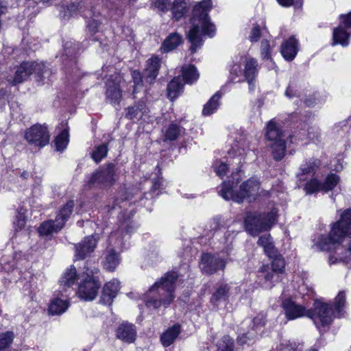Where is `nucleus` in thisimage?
Here are the masks:
<instances>
[{
    "instance_id": "obj_1",
    "label": "nucleus",
    "mask_w": 351,
    "mask_h": 351,
    "mask_svg": "<svg viewBox=\"0 0 351 351\" xmlns=\"http://www.w3.org/2000/svg\"><path fill=\"white\" fill-rule=\"evenodd\" d=\"M340 219L332 226L328 237L320 236L315 241L321 251L335 250L329 263H348L351 261V209L339 210Z\"/></svg>"
},
{
    "instance_id": "obj_2",
    "label": "nucleus",
    "mask_w": 351,
    "mask_h": 351,
    "mask_svg": "<svg viewBox=\"0 0 351 351\" xmlns=\"http://www.w3.org/2000/svg\"><path fill=\"white\" fill-rule=\"evenodd\" d=\"M282 306L289 320L306 316L313 319L317 328L328 326L332 322L333 312L331 306L318 300L315 301L312 309H306L303 305L289 298L285 299Z\"/></svg>"
},
{
    "instance_id": "obj_3",
    "label": "nucleus",
    "mask_w": 351,
    "mask_h": 351,
    "mask_svg": "<svg viewBox=\"0 0 351 351\" xmlns=\"http://www.w3.org/2000/svg\"><path fill=\"white\" fill-rule=\"evenodd\" d=\"M211 8L210 0H203L194 8L191 18L192 28L188 34L192 53H195L203 45V35L213 37L215 34V25L210 23L208 18V12Z\"/></svg>"
},
{
    "instance_id": "obj_4",
    "label": "nucleus",
    "mask_w": 351,
    "mask_h": 351,
    "mask_svg": "<svg viewBox=\"0 0 351 351\" xmlns=\"http://www.w3.org/2000/svg\"><path fill=\"white\" fill-rule=\"evenodd\" d=\"M177 277L176 272H168L156 282L144 296L145 305L153 308L169 306L174 299L173 293Z\"/></svg>"
},
{
    "instance_id": "obj_5",
    "label": "nucleus",
    "mask_w": 351,
    "mask_h": 351,
    "mask_svg": "<svg viewBox=\"0 0 351 351\" xmlns=\"http://www.w3.org/2000/svg\"><path fill=\"white\" fill-rule=\"evenodd\" d=\"M233 180H236L235 184L239 182L240 178L236 175V178L233 177ZM234 184V181L224 182L221 185L219 191V195L226 200H232L237 203H241L245 199L248 202L254 201L258 196H265L267 195V191L265 190L260 191V182L255 178H251L247 181L242 183L239 188V191H234L232 186Z\"/></svg>"
},
{
    "instance_id": "obj_6",
    "label": "nucleus",
    "mask_w": 351,
    "mask_h": 351,
    "mask_svg": "<svg viewBox=\"0 0 351 351\" xmlns=\"http://www.w3.org/2000/svg\"><path fill=\"white\" fill-rule=\"evenodd\" d=\"M265 137L270 142L269 146L274 158L276 160H280L285 154L287 141L293 143V136L283 131L280 123L275 119L269 121L265 128Z\"/></svg>"
},
{
    "instance_id": "obj_7",
    "label": "nucleus",
    "mask_w": 351,
    "mask_h": 351,
    "mask_svg": "<svg viewBox=\"0 0 351 351\" xmlns=\"http://www.w3.org/2000/svg\"><path fill=\"white\" fill-rule=\"evenodd\" d=\"M268 256L272 259L271 267L263 265L257 274V282L265 289H271L274 286V282L281 280L280 275L284 273L285 267V260L277 250Z\"/></svg>"
},
{
    "instance_id": "obj_8",
    "label": "nucleus",
    "mask_w": 351,
    "mask_h": 351,
    "mask_svg": "<svg viewBox=\"0 0 351 351\" xmlns=\"http://www.w3.org/2000/svg\"><path fill=\"white\" fill-rule=\"evenodd\" d=\"M278 210L273 208L270 212L247 213L245 219L246 231L252 236L269 230L277 220Z\"/></svg>"
},
{
    "instance_id": "obj_9",
    "label": "nucleus",
    "mask_w": 351,
    "mask_h": 351,
    "mask_svg": "<svg viewBox=\"0 0 351 351\" xmlns=\"http://www.w3.org/2000/svg\"><path fill=\"white\" fill-rule=\"evenodd\" d=\"M98 274L99 270L95 267L86 268L76 292L82 300L92 301L97 297L101 287Z\"/></svg>"
},
{
    "instance_id": "obj_10",
    "label": "nucleus",
    "mask_w": 351,
    "mask_h": 351,
    "mask_svg": "<svg viewBox=\"0 0 351 351\" xmlns=\"http://www.w3.org/2000/svg\"><path fill=\"white\" fill-rule=\"evenodd\" d=\"M51 73L43 62H23L17 67L14 77L8 79V81L16 85L26 80L32 74L35 75L37 81H43Z\"/></svg>"
},
{
    "instance_id": "obj_11",
    "label": "nucleus",
    "mask_w": 351,
    "mask_h": 351,
    "mask_svg": "<svg viewBox=\"0 0 351 351\" xmlns=\"http://www.w3.org/2000/svg\"><path fill=\"white\" fill-rule=\"evenodd\" d=\"M265 324V315L258 313L252 320L245 319L239 330L238 343L241 345L251 343L257 337L258 332Z\"/></svg>"
},
{
    "instance_id": "obj_12",
    "label": "nucleus",
    "mask_w": 351,
    "mask_h": 351,
    "mask_svg": "<svg viewBox=\"0 0 351 351\" xmlns=\"http://www.w3.org/2000/svg\"><path fill=\"white\" fill-rule=\"evenodd\" d=\"M74 206L73 201L71 200L66 202L60 210L56 215V219L44 221L38 228V232L40 235L47 236L60 230L66 221L70 217Z\"/></svg>"
},
{
    "instance_id": "obj_13",
    "label": "nucleus",
    "mask_w": 351,
    "mask_h": 351,
    "mask_svg": "<svg viewBox=\"0 0 351 351\" xmlns=\"http://www.w3.org/2000/svg\"><path fill=\"white\" fill-rule=\"evenodd\" d=\"M106 69L108 72L112 73L105 75L106 78V99L112 104H119L122 97V91L120 88L121 84L123 82L122 76L119 73H115L112 66L103 68V71H105Z\"/></svg>"
},
{
    "instance_id": "obj_14",
    "label": "nucleus",
    "mask_w": 351,
    "mask_h": 351,
    "mask_svg": "<svg viewBox=\"0 0 351 351\" xmlns=\"http://www.w3.org/2000/svg\"><path fill=\"white\" fill-rule=\"evenodd\" d=\"M117 174L115 165L109 163L100 167L90 177L88 180L90 186L99 187H110L117 181Z\"/></svg>"
},
{
    "instance_id": "obj_15",
    "label": "nucleus",
    "mask_w": 351,
    "mask_h": 351,
    "mask_svg": "<svg viewBox=\"0 0 351 351\" xmlns=\"http://www.w3.org/2000/svg\"><path fill=\"white\" fill-rule=\"evenodd\" d=\"M24 138L29 145L42 148L49 143L48 128L45 125H33L25 131Z\"/></svg>"
},
{
    "instance_id": "obj_16",
    "label": "nucleus",
    "mask_w": 351,
    "mask_h": 351,
    "mask_svg": "<svg viewBox=\"0 0 351 351\" xmlns=\"http://www.w3.org/2000/svg\"><path fill=\"white\" fill-rule=\"evenodd\" d=\"M340 24L335 28L332 34V45H341L346 47L351 36V12L340 16Z\"/></svg>"
},
{
    "instance_id": "obj_17",
    "label": "nucleus",
    "mask_w": 351,
    "mask_h": 351,
    "mask_svg": "<svg viewBox=\"0 0 351 351\" xmlns=\"http://www.w3.org/2000/svg\"><path fill=\"white\" fill-rule=\"evenodd\" d=\"M226 264V261L219 255L204 254L202 256L199 266L203 273L212 274L218 270L223 269Z\"/></svg>"
},
{
    "instance_id": "obj_18",
    "label": "nucleus",
    "mask_w": 351,
    "mask_h": 351,
    "mask_svg": "<svg viewBox=\"0 0 351 351\" xmlns=\"http://www.w3.org/2000/svg\"><path fill=\"white\" fill-rule=\"evenodd\" d=\"M237 287H232L229 284L221 283L216 289L210 298V302L214 306H218L221 302H226L230 297L237 293Z\"/></svg>"
},
{
    "instance_id": "obj_19",
    "label": "nucleus",
    "mask_w": 351,
    "mask_h": 351,
    "mask_svg": "<svg viewBox=\"0 0 351 351\" xmlns=\"http://www.w3.org/2000/svg\"><path fill=\"white\" fill-rule=\"evenodd\" d=\"M97 242V236L86 237L81 243L75 245V257L83 259L95 250Z\"/></svg>"
},
{
    "instance_id": "obj_20",
    "label": "nucleus",
    "mask_w": 351,
    "mask_h": 351,
    "mask_svg": "<svg viewBox=\"0 0 351 351\" xmlns=\"http://www.w3.org/2000/svg\"><path fill=\"white\" fill-rule=\"evenodd\" d=\"M258 72L257 61L254 58L246 57L244 61L243 74L249 84L250 91H252L254 89V81Z\"/></svg>"
},
{
    "instance_id": "obj_21",
    "label": "nucleus",
    "mask_w": 351,
    "mask_h": 351,
    "mask_svg": "<svg viewBox=\"0 0 351 351\" xmlns=\"http://www.w3.org/2000/svg\"><path fill=\"white\" fill-rule=\"evenodd\" d=\"M120 289V282L114 279L107 282L102 290L99 302L110 305Z\"/></svg>"
},
{
    "instance_id": "obj_22",
    "label": "nucleus",
    "mask_w": 351,
    "mask_h": 351,
    "mask_svg": "<svg viewBox=\"0 0 351 351\" xmlns=\"http://www.w3.org/2000/svg\"><path fill=\"white\" fill-rule=\"evenodd\" d=\"M116 336L125 343H133L136 337L135 326L132 324L123 322L117 328Z\"/></svg>"
},
{
    "instance_id": "obj_23",
    "label": "nucleus",
    "mask_w": 351,
    "mask_h": 351,
    "mask_svg": "<svg viewBox=\"0 0 351 351\" xmlns=\"http://www.w3.org/2000/svg\"><path fill=\"white\" fill-rule=\"evenodd\" d=\"M160 59L156 56H153L147 61L146 68L143 73V78L147 83H153L157 77L160 66Z\"/></svg>"
},
{
    "instance_id": "obj_24",
    "label": "nucleus",
    "mask_w": 351,
    "mask_h": 351,
    "mask_svg": "<svg viewBox=\"0 0 351 351\" xmlns=\"http://www.w3.org/2000/svg\"><path fill=\"white\" fill-rule=\"evenodd\" d=\"M298 40L293 36L282 43L280 52L286 60L291 61L295 58L298 53Z\"/></svg>"
},
{
    "instance_id": "obj_25",
    "label": "nucleus",
    "mask_w": 351,
    "mask_h": 351,
    "mask_svg": "<svg viewBox=\"0 0 351 351\" xmlns=\"http://www.w3.org/2000/svg\"><path fill=\"white\" fill-rule=\"evenodd\" d=\"M181 331L180 325L174 324L168 328L160 336V341L165 347L171 345L177 339Z\"/></svg>"
},
{
    "instance_id": "obj_26",
    "label": "nucleus",
    "mask_w": 351,
    "mask_h": 351,
    "mask_svg": "<svg viewBox=\"0 0 351 351\" xmlns=\"http://www.w3.org/2000/svg\"><path fill=\"white\" fill-rule=\"evenodd\" d=\"M148 111L145 102L141 101L137 104L128 108L126 117L130 119H145L143 117L146 116Z\"/></svg>"
},
{
    "instance_id": "obj_27",
    "label": "nucleus",
    "mask_w": 351,
    "mask_h": 351,
    "mask_svg": "<svg viewBox=\"0 0 351 351\" xmlns=\"http://www.w3.org/2000/svg\"><path fill=\"white\" fill-rule=\"evenodd\" d=\"M320 165V161L317 159H311L308 162L302 164L300 167V173H298V177L300 181H304L308 176H312Z\"/></svg>"
},
{
    "instance_id": "obj_28",
    "label": "nucleus",
    "mask_w": 351,
    "mask_h": 351,
    "mask_svg": "<svg viewBox=\"0 0 351 351\" xmlns=\"http://www.w3.org/2000/svg\"><path fill=\"white\" fill-rule=\"evenodd\" d=\"M77 278V271L74 267H71L66 270L60 280V285L62 289L60 291L66 293L67 289L75 284Z\"/></svg>"
},
{
    "instance_id": "obj_29",
    "label": "nucleus",
    "mask_w": 351,
    "mask_h": 351,
    "mask_svg": "<svg viewBox=\"0 0 351 351\" xmlns=\"http://www.w3.org/2000/svg\"><path fill=\"white\" fill-rule=\"evenodd\" d=\"M69 307L66 299L56 297L53 298L49 305V313L52 315H58L64 313Z\"/></svg>"
},
{
    "instance_id": "obj_30",
    "label": "nucleus",
    "mask_w": 351,
    "mask_h": 351,
    "mask_svg": "<svg viewBox=\"0 0 351 351\" xmlns=\"http://www.w3.org/2000/svg\"><path fill=\"white\" fill-rule=\"evenodd\" d=\"M182 128L178 124L171 123L162 130L163 141H173L176 140L182 134Z\"/></svg>"
},
{
    "instance_id": "obj_31",
    "label": "nucleus",
    "mask_w": 351,
    "mask_h": 351,
    "mask_svg": "<svg viewBox=\"0 0 351 351\" xmlns=\"http://www.w3.org/2000/svg\"><path fill=\"white\" fill-rule=\"evenodd\" d=\"M184 83L180 77H174L168 84L167 96L173 100L178 97L182 92Z\"/></svg>"
},
{
    "instance_id": "obj_32",
    "label": "nucleus",
    "mask_w": 351,
    "mask_h": 351,
    "mask_svg": "<svg viewBox=\"0 0 351 351\" xmlns=\"http://www.w3.org/2000/svg\"><path fill=\"white\" fill-rule=\"evenodd\" d=\"M120 256L114 250H110L105 257L104 263V268L109 271H113L120 263Z\"/></svg>"
},
{
    "instance_id": "obj_33",
    "label": "nucleus",
    "mask_w": 351,
    "mask_h": 351,
    "mask_svg": "<svg viewBox=\"0 0 351 351\" xmlns=\"http://www.w3.org/2000/svg\"><path fill=\"white\" fill-rule=\"evenodd\" d=\"M182 81L184 83L191 84L196 82L199 77V74L193 65H186L182 67Z\"/></svg>"
},
{
    "instance_id": "obj_34",
    "label": "nucleus",
    "mask_w": 351,
    "mask_h": 351,
    "mask_svg": "<svg viewBox=\"0 0 351 351\" xmlns=\"http://www.w3.org/2000/svg\"><path fill=\"white\" fill-rule=\"evenodd\" d=\"M251 150L250 142L247 139H241L240 141L237 142L232 147L233 153L239 157L238 158L239 163L241 162L244 156L247 155Z\"/></svg>"
},
{
    "instance_id": "obj_35",
    "label": "nucleus",
    "mask_w": 351,
    "mask_h": 351,
    "mask_svg": "<svg viewBox=\"0 0 351 351\" xmlns=\"http://www.w3.org/2000/svg\"><path fill=\"white\" fill-rule=\"evenodd\" d=\"M181 43V36L177 33H172L164 40L161 50L163 52L170 51L176 48Z\"/></svg>"
},
{
    "instance_id": "obj_36",
    "label": "nucleus",
    "mask_w": 351,
    "mask_h": 351,
    "mask_svg": "<svg viewBox=\"0 0 351 351\" xmlns=\"http://www.w3.org/2000/svg\"><path fill=\"white\" fill-rule=\"evenodd\" d=\"M221 95L219 92L216 93L204 106L202 114L204 116H208L213 114L220 105Z\"/></svg>"
},
{
    "instance_id": "obj_37",
    "label": "nucleus",
    "mask_w": 351,
    "mask_h": 351,
    "mask_svg": "<svg viewBox=\"0 0 351 351\" xmlns=\"http://www.w3.org/2000/svg\"><path fill=\"white\" fill-rule=\"evenodd\" d=\"M188 0H175L172 6V13L176 20L181 19L187 12Z\"/></svg>"
},
{
    "instance_id": "obj_38",
    "label": "nucleus",
    "mask_w": 351,
    "mask_h": 351,
    "mask_svg": "<svg viewBox=\"0 0 351 351\" xmlns=\"http://www.w3.org/2000/svg\"><path fill=\"white\" fill-rule=\"evenodd\" d=\"M258 245L263 247L267 256H271L276 249L273 245L271 237L269 234L261 236L258 241Z\"/></svg>"
},
{
    "instance_id": "obj_39",
    "label": "nucleus",
    "mask_w": 351,
    "mask_h": 351,
    "mask_svg": "<svg viewBox=\"0 0 351 351\" xmlns=\"http://www.w3.org/2000/svg\"><path fill=\"white\" fill-rule=\"evenodd\" d=\"M340 182V178L335 173H330L326 176L322 183V191L327 193L332 191Z\"/></svg>"
},
{
    "instance_id": "obj_40",
    "label": "nucleus",
    "mask_w": 351,
    "mask_h": 351,
    "mask_svg": "<svg viewBox=\"0 0 351 351\" xmlns=\"http://www.w3.org/2000/svg\"><path fill=\"white\" fill-rule=\"evenodd\" d=\"M69 143V132L63 130L55 140V145L57 151L62 152L64 150Z\"/></svg>"
},
{
    "instance_id": "obj_41",
    "label": "nucleus",
    "mask_w": 351,
    "mask_h": 351,
    "mask_svg": "<svg viewBox=\"0 0 351 351\" xmlns=\"http://www.w3.org/2000/svg\"><path fill=\"white\" fill-rule=\"evenodd\" d=\"M14 335L11 331H7L0 335V350L8 351V348L13 341Z\"/></svg>"
},
{
    "instance_id": "obj_42",
    "label": "nucleus",
    "mask_w": 351,
    "mask_h": 351,
    "mask_svg": "<svg viewBox=\"0 0 351 351\" xmlns=\"http://www.w3.org/2000/svg\"><path fill=\"white\" fill-rule=\"evenodd\" d=\"M108 149L106 144L97 146L92 153V158L96 162H100L107 155Z\"/></svg>"
},
{
    "instance_id": "obj_43",
    "label": "nucleus",
    "mask_w": 351,
    "mask_h": 351,
    "mask_svg": "<svg viewBox=\"0 0 351 351\" xmlns=\"http://www.w3.org/2000/svg\"><path fill=\"white\" fill-rule=\"evenodd\" d=\"M26 209L20 208L17 210L16 219L14 221V226L16 230H21L26 223Z\"/></svg>"
},
{
    "instance_id": "obj_44",
    "label": "nucleus",
    "mask_w": 351,
    "mask_h": 351,
    "mask_svg": "<svg viewBox=\"0 0 351 351\" xmlns=\"http://www.w3.org/2000/svg\"><path fill=\"white\" fill-rule=\"evenodd\" d=\"M322 183L317 179L313 178L306 182L305 185V190L306 193L311 194L318 191H322Z\"/></svg>"
},
{
    "instance_id": "obj_45",
    "label": "nucleus",
    "mask_w": 351,
    "mask_h": 351,
    "mask_svg": "<svg viewBox=\"0 0 351 351\" xmlns=\"http://www.w3.org/2000/svg\"><path fill=\"white\" fill-rule=\"evenodd\" d=\"M233 340L229 336H224L218 344L217 351H233Z\"/></svg>"
},
{
    "instance_id": "obj_46",
    "label": "nucleus",
    "mask_w": 351,
    "mask_h": 351,
    "mask_svg": "<svg viewBox=\"0 0 351 351\" xmlns=\"http://www.w3.org/2000/svg\"><path fill=\"white\" fill-rule=\"evenodd\" d=\"M101 22L99 16H94L88 21H87L86 27L90 34H94L99 30Z\"/></svg>"
},
{
    "instance_id": "obj_47",
    "label": "nucleus",
    "mask_w": 351,
    "mask_h": 351,
    "mask_svg": "<svg viewBox=\"0 0 351 351\" xmlns=\"http://www.w3.org/2000/svg\"><path fill=\"white\" fill-rule=\"evenodd\" d=\"M271 47L267 38H264L261 40V53L263 59H269L271 57Z\"/></svg>"
},
{
    "instance_id": "obj_48",
    "label": "nucleus",
    "mask_w": 351,
    "mask_h": 351,
    "mask_svg": "<svg viewBox=\"0 0 351 351\" xmlns=\"http://www.w3.org/2000/svg\"><path fill=\"white\" fill-rule=\"evenodd\" d=\"M78 9V5L74 3L70 5L69 6L64 7L62 6L60 12V16L61 18L64 19H69L73 13L77 11Z\"/></svg>"
},
{
    "instance_id": "obj_49",
    "label": "nucleus",
    "mask_w": 351,
    "mask_h": 351,
    "mask_svg": "<svg viewBox=\"0 0 351 351\" xmlns=\"http://www.w3.org/2000/svg\"><path fill=\"white\" fill-rule=\"evenodd\" d=\"M78 45V43H75L72 41L66 42L64 45L65 56L70 57L73 54H75L79 49Z\"/></svg>"
},
{
    "instance_id": "obj_50",
    "label": "nucleus",
    "mask_w": 351,
    "mask_h": 351,
    "mask_svg": "<svg viewBox=\"0 0 351 351\" xmlns=\"http://www.w3.org/2000/svg\"><path fill=\"white\" fill-rule=\"evenodd\" d=\"M214 171L216 172L217 175L221 178H223L228 170V165L221 161H216L213 164Z\"/></svg>"
},
{
    "instance_id": "obj_51",
    "label": "nucleus",
    "mask_w": 351,
    "mask_h": 351,
    "mask_svg": "<svg viewBox=\"0 0 351 351\" xmlns=\"http://www.w3.org/2000/svg\"><path fill=\"white\" fill-rule=\"evenodd\" d=\"M301 348L295 343L285 341L282 343L278 348V351H298Z\"/></svg>"
},
{
    "instance_id": "obj_52",
    "label": "nucleus",
    "mask_w": 351,
    "mask_h": 351,
    "mask_svg": "<svg viewBox=\"0 0 351 351\" xmlns=\"http://www.w3.org/2000/svg\"><path fill=\"white\" fill-rule=\"evenodd\" d=\"M261 36L262 33L261 31L260 26L258 25H255L250 32L248 37L249 40L252 43H256Z\"/></svg>"
},
{
    "instance_id": "obj_53",
    "label": "nucleus",
    "mask_w": 351,
    "mask_h": 351,
    "mask_svg": "<svg viewBox=\"0 0 351 351\" xmlns=\"http://www.w3.org/2000/svg\"><path fill=\"white\" fill-rule=\"evenodd\" d=\"M346 302V293L344 291H340L335 298V308L339 313L344 306Z\"/></svg>"
},
{
    "instance_id": "obj_54",
    "label": "nucleus",
    "mask_w": 351,
    "mask_h": 351,
    "mask_svg": "<svg viewBox=\"0 0 351 351\" xmlns=\"http://www.w3.org/2000/svg\"><path fill=\"white\" fill-rule=\"evenodd\" d=\"M114 240V245L118 247L121 248L123 246V238H122V232H113L110 236V241L112 243Z\"/></svg>"
},
{
    "instance_id": "obj_55",
    "label": "nucleus",
    "mask_w": 351,
    "mask_h": 351,
    "mask_svg": "<svg viewBox=\"0 0 351 351\" xmlns=\"http://www.w3.org/2000/svg\"><path fill=\"white\" fill-rule=\"evenodd\" d=\"M278 3L283 6V7H290L292 5H294L295 8H301L302 3L300 1H296L294 2V0H276Z\"/></svg>"
},
{
    "instance_id": "obj_56",
    "label": "nucleus",
    "mask_w": 351,
    "mask_h": 351,
    "mask_svg": "<svg viewBox=\"0 0 351 351\" xmlns=\"http://www.w3.org/2000/svg\"><path fill=\"white\" fill-rule=\"evenodd\" d=\"M169 4V0H156L154 3L155 7L162 12H165L167 10V5Z\"/></svg>"
},
{
    "instance_id": "obj_57",
    "label": "nucleus",
    "mask_w": 351,
    "mask_h": 351,
    "mask_svg": "<svg viewBox=\"0 0 351 351\" xmlns=\"http://www.w3.org/2000/svg\"><path fill=\"white\" fill-rule=\"evenodd\" d=\"M133 79H134V93H136V92H137L138 86L141 85V83L142 82V79H141L140 73L137 72V71H134L133 73Z\"/></svg>"
},
{
    "instance_id": "obj_58",
    "label": "nucleus",
    "mask_w": 351,
    "mask_h": 351,
    "mask_svg": "<svg viewBox=\"0 0 351 351\" xmlns=\"http://www.w3.org/2000/svg\"><path fill=\"white\" fill-rule=\"evenodd\" d=\"M285 94L289 99H291L293 97L297 96L296 90L291 86H288Z\"/></svg>"
},
{
    "instance_id": "obj_59",
    "label": "nucleus",
    "mask_w": 351,
    "mask_h": 351,
    "mask_svg": "<svg viewBox=\"0 0 351 351\" xmlns=\"http://www.w3.org/2000/svg\"><path fill=\"white\" fill-rule=\"evenodd\" d=\"M230 74L237 77L241 74V66L239 64H234L230 69Z\"/></svg>"
},
{
    "instance_id": "obj_60",
    "label": "nucleus",
    "mask_w": 351,
    "mask_h": 351,
    "mask_svg": "<svg viewBox=\"0 0 351 351\" xmlns=\"http://www.w3.org/2000/svg\"><path fill=\"white\" fill-rule=\"evenodd\" d=\"M1 265H3V266H2L3 269L5 271H7V272H9V271L12 269V266H13L12 265H10L9 264H8V265H6V264H3V263H1Z\"/></svg>"
},
{
    "instance_id": "obj_61",
    "label": "nucleus",
    "mask_w": 351,
    "mask_h": 351,
    "mask_svg": "<svg viewBox=\"0 0 351 351\" xmlns=\"http://www.w3.org/2000/svg\"><path fill=\"white\" fill-rule=\"evenodd\" d=\"M125 228H126V232L130 233V232H132V230H130V228H133V226H130L129 225H127Z\"/></svg>"
},
{
    "instance_id": "obj_62",
    "label": "nucleus",
    "mask_w": 351,
    "mask_h": 351,
    "mask_svg": "<svg viewBox=\"0 0 351 351\" xmlns=\"http://www.w3.org/2000/svg\"><path fill=\"white\" fill-rule=\"evenodd\" d=\"M43 3H49L51 0H42Z\"/></svg>"
},
{
    "instance_id": "obj_63",
    "label": "nucleus",
    "mask_w": 351,
    "mask_h": 351,
    "mask_svg": "<svg viewBox=\"0 0 351 351\" xmlns=\"http://www.w3.org/2000/svg\"><path fill=\"white\" fill-rule=\"evenodd\" d=\"M308 351H317V350L316 349L312 348V349H310Z\"/></svg>"
},
{
    "instance_id": "obj_64",
    "label": "nucleus",
    "mask_w": 351,
    "mask_h": 351,
    "mask_svg": "<svg viewBox=\"0 0 351 351\" xmlns=\"http://www.w3.org/2000/svg\"><path fill=\"white\" fill-rule=\"evenodd\" d=\"M26 175H27V173H23L22 174V176H23L24 178H26Z\"/></svg>"
}]
</instances>
